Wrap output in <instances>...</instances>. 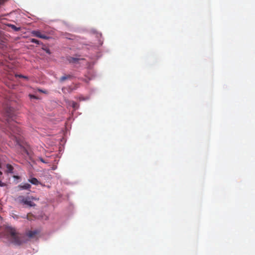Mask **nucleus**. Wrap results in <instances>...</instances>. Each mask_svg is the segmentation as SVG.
Segmentation results:
<instances>
[{"mask_svg": "<svg viewBox=\"0 0 255 255\" xmlns=\"http://www.w3.org/2000/svg\"><path fill=\"white\" fill-rule=\"evenodd\" d=\"M0 238L18 245L23 241L22 236L17 233L14 228L10 227H5L0 230Z\"/></svg>", "mask_w": 255, "mask_h": 255, "instance_id": "obj_1", "label": "nucleus"}, {"mask_svg": "<svg viewBox=\"0 0 255 255\" xmlns=\"http://www.w3.org/2000/svg\"><path fill=\"white\" fill-rule=\"evenodd\" d=\"M4 115L5 118V120L6 122V124L8 125L10 129L13 131L12 126L14 127H15L16 130L17 132H19V129L15 126V120L16 119V115L14 109L11 107L7 105L6 107L4 108Z\"/></svg>", "mask_w": 255, "mask_h": 255, "instance_id": "obj_2", "label": "nucleus"}, {"mask_svg": "<svg viewBox=\"0 0 255 255\" xmlns=\"http://www.w3.org/2000/svg\"><path fill=\"white\" fill-rule=\"evenodd\" d=\"M7 125V127L9 128V130L10 131V132H12V133H11V134H12V133L14 134V135H11V138L12 139L14 140L15 141V142L17 143V144H19V141H18V137L15 135V134H20V129H19V128L16 125V122H15V126L19 129V132H17V131L16 130V127H14L13 126H12V129H13V131L10 129L9 126H8V125Z\"/></svg>", "mask_w": 255, "mask_h": 255, "instance_id": "obj_3", "label": "nucleus"}, {"mask_svg": "<svg viewBox=\"0 0 255 255\" xmlns=\"http://www.w3.org/2000/svg\"><path fill=\"white\" fill-rule=\"evenodd\" d=\"M18 200L21 203L28 205L30 207H33L35 206V204L29 200V197L24 198L23 196H19Z\"/></svg>", "mask_w": 255, "mask_h": 255, "instance_id": "obj_4", "label": "nucleus"}, {"mask_svg": "<svg viewBox=\"0 0 255 255\" xmlns=\"http://www.w3.org/2000/svg\"><path fill=\"white\" fill-rule=\"evenodd\" d=\"M32 34L36 37L44 39H48L49 37L46 35L45 34H42L41 32L38 30H33L31 32Z\"/></svg>", "mask_w": 255, "mask_h": 255, "instance_id": "obj_5", "label": "nucleus"}, {"mask_svg": "<svg viewBox=\"0 0 255 255\" xmlns=\"http://www.w3.org/2000/svg\"><path fill=\"white\" fill-rule=\"evenodd\" d=\"M38 234V232L36 230L35 231H29L26 233V235L30 238L34 237L37 234Z\"/></svg>", "mask_w": 255, "mask_h": 255, "instance_id": "obj_6", "label": "nucleus"}, {"mask_svg": "<svg viewBox=\"0 0 255 255\" xmlns=\"http://www.w3.org/2000/svg\"><path fill=\"white\" fill-rule=\"evenodd\" d=\"M18 187L20 189H29L30 188L31 185L28 183H25L24 185H19Z\"/></svg>", "mask_w": 255, "mask_h": 255, "instance_id": "obj_7", "label": "nucleus"}, {"mask_svg": "<svg viewBox=\"0 0 255 255\" xmlns=\"http://www.w3.org/2000/svg\"><path fill=\"white\" fill-rule=\"evenodd\" d=\"M28 181L29 182H30L31 184H32L33 185H37L40 183L39 181L36 178H34V177H33V178L29 179Z\"/></svg>", "mask_w": 255, "mask_h": 255, "instance_id": "obj_8", "label": "nucleus"}, {"mask_svg": "<svg viewBox=\"0 0 255 255\" xmlns=\"http://www.w3.org/2000/svg\"><path fill=\"white\" fill-rule=\"evenodd\" d=\"M6 167L7 169L6 172L7 173H13V167L11 165L9 164H7L6 165Z\"/></svg>", "mask_w": 255, "mask_h": 255, "instance_id": "obj_9", "label": "nucleus"}, {"mask_svg": "<svg viewBox=\"0 0 255 255\" xmlns=\"http://www.w3.org/2000/svg\"><path fill=\"white\" fill-rule=\"evenodd\" d=\"M8 26L9 27L11 28V29H12L15 31H18L20 30V27H16V26H15L13 24H9L8 25Z\"/></svg>", "mask_w": 255, "mask_h": 255, "instance_id": "obj_10", "label": "nucleus"}, {"mask_svg": "<svg viewBox=\"0 0 255 255\" xmlns=\"http://www.w3.org/2000/svg\"><path fill=\"white\" fill-rule=\"evenodd\" d=\"M71 77H72V76L70 75L63 76L60 78V81L63 82L68 79L71 78Z\"/></svg>", "mask_w": 255, "mask_h": 255, "instance_id": "obj_11", "label": "nucleus"}, {"mask_svg": "<svg viewBox=\"0 0 255 255\" xmlns=\"http://www.w3.org/2000/svg\"><path fill=\"white\" fill-rule=\"evenodd\" d=\"M79 59H80L79 58H74V57H70L69 58L68 60L70 62L75 63L77 61H78Z\"/></svg>", "mask_w": 255, "mask_h": 255, "instance_id": "obj_12", "label": "nucleus"}, {"mask_svg": "<svg viewBox=\"0 0 255 255\" xmlns=\"http://www.w3.org/2000/svg\"><path fill=\"white\" fill-rule=\"evenodd\" d=\"M30 41L32 43H34L37 44H42V42H41L40 41H39L36 39H34V38L31 39Z\"/></svg>", "mask_w": 255, "mask_h": 255, "instance_id": "obj_13", "label": "nucleus"}, {"mask_svg": "<svg viewBox=\"0 0 255 255\" xmlns=\"http://www.w3.org/2000/svg\"><path fill=\"white\" fill-rule=\"evenodd\" d=\"M72 106L73 109L76 110V109H78V108L79 107V105H78V104L76 102H75L73 101L72 102Z\"/></svg>", "mask_w": 255, "mask_h": 255, "instance_id": "obj_14", "label": "nucleus"}, {"mask_svg": "<svg viewBox=\"0 0 255 255\" xmlns=\"http://www.w3.org/2000/svg\"><path fill=\"white\" fill-rule=\"evenodd\" d=\"M42 49L44 50L47 53H48V54H51V52H50V50L49 48H47L46 47H45V45H43Z\"/></svg>", "mask_w": 255, "mask_h": 255, "instance_id": "obj_15", "label": "nucleus"}, {"mask_svg": "<svg viewBox=\"0 0 255 255\" xmlns=\"http://www.w3.org/2000/svg\"><path fill=\"white\" fill-rule=\"evenodd\" d=\"M38 160L43 163H47V162L44 160L42 157H38Z\"/></svg>", "mask_w": 255, "mask_h": 255, "instance_id": "obj_16", "label": "nucleus"}, {"mask_svg": "<svg viewBox=\"0 0 255 255\" xmlns=\"http://www.w3.org/2000/svg\"><path fill=\"white\" fill-rule=\"evenodd\" d=\"M16 76H17L18 77H20V78H25L26 79H28V78L27 77L23 76L22 75H16Z\"/></svg>", "mask_w": 255, "mask_h": 255, "instance_id": "obj_17", "label": "nucleus"}, {"mask_svg": "<svg viewBox=\"0 0 255 255\" xmlns=\"http://www.w3.org/2000/svg\"><path fill=\"white\" fill-rule=\"evenodd\" d=\"M5 186V184L4 183H2L1 181L0 180V187H3Z\"/></svg>", "mask_w": 255, "mask_h": 255, "instance_id": "obj_18", "label": "nucleus"}, {"mask_svg": "<svg viewBox=\"0 0 255 255\" xmlns=\"http://www.w3.org/2000/svg\"><path fill=\"white\" fill-rule=\"evenodd\" d=\"M13 177L15 178H16V179H18L19 178V176H14Z\"/></svg>", "mask_w": 255, "mask_h": 255, "instance_id": "obj_19", "label": "nucleus"}, {"mask_svg": "<svg viewBox=\"0 0 255 255\" xmlns=\"http://www.w3.org/2000/svg\"><path fill=\"white\" fill-rule=\"evenodd\" d=\"M56 168V167H54V166L52 167V170H55Z\"/></svg>", "mask_w": 255, "mask_h": 255, "instance_id": "obj_20", "label": "nucleus"}, {"mask_svg": "<svg viewBox=\"0 0 255 255\" xmlns=\"http://www.w3.org/2000/svg\"><path fill=\"white\" fill-rule=\"evenodd\" d=\"M2 174V172L0 171V175Z\"/></svg>", "mask_w": 255, "mask_h": 255, "instance_id": "obj_21", "label": "nucleus"}]
</instances>
